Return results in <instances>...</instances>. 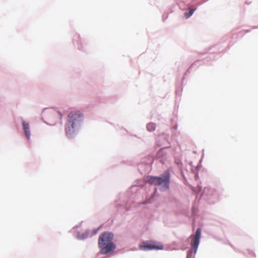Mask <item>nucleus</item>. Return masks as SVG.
Returning a JSON list of instances; mask_svg holds the SVG:
<instances>
[{
    "label": "nucleus",
    "mask_w": 258,
    "mask_h": 258,
    "mask_svg": "<svg viewBox=\"0 0 258 258\" xmlns=\"http://www.w3.org/2000/svg\"><path fill=\"white\" fill-rule=\"evenodd\" d=\"M113 235L111 232H105L101 234L98 239V246L101 248V253L107 254L115 248L112 240Z\"/></svg>",
    "instance_id": "1"
},
{
    "label": "nucleus",
    "mask_w": 258,
    "mask_h": 258,
    "mask_svg": "<svg viewBox=\"0 0 258 258\" xmlns=\"http://www.w3.org/2000/svg\"><path fill=\"white\" fill-rule=\"evenodd\" d=\"M145 180L151 184L162 185V190L168 189L170 182L169 171L166 170L161 177L148 176L146 177Z\"/></svg>",
    "instance_id": "2"
},
{
    "label": "nucleus",
    "mask_w": 258,
    "mask_h": 258,
    "mask_svg": "<svg viewBox=\"0 0 258 258\" xmlns=\"http://www.w3.org/2000/svg\"><path fill=\"white\" fill-rule=\"evenodd\" d=\"M83 119L84 116L82 113L79 110H75L70 112L67 121L80 127L83 122Z\"/></svg>",
    "instance_id": "3"
},
{
    "label": "nucleus",
    "mask_w": 258,
    "mask_h": 258,
    "mask_svg": "<svg viewBox=\"0 0 258 258\" xmlns=\"http://www.w3.org/2000/svg\"><path fill=\"white\" fill-rule=\"evenodd\" d=\"M141 248L144 250H152V249H163V245L161 244H158L156 242L150 241L143 242Z\"/></svg>",
    "instance_id": "4"
},
{
    "label": "nucleus",
    "mask_w": 258,
    "mask_h": 258,
    "mask_svg": "<svg viewBox=\"0 0 258 258\" xmlns=\"http://www.w3.org/2000/svg\"><path fill=\"white\" fill-rule=\"evenodd\" d=\"M43 115L48 121L51 119L58 118L60 119L62 118V115L58 111L54 109H50L43 112Z\"/></svg>",
    "instance_id": "5"
},
{
    "label": "nucleus",
    "mask_w": 258,
    "mask_h": 258,
    "mask_svg": "<svg viewBox=\"0 0 258 258\" xmlns=\"http://www.w3.org/2000/svg\"><path fill=\"white\" fill-rule=\"evenodd\" d=\"M79 127L71 124L67 121L65 124V133L67 137L69 138H72L74 137L76 131L78 129Z\"/></svg>",
    "instance_id": "6"
},
{
    "label": "nucleus",
    "mask_w": 258,
    "mask_h": 258,
    "mask_svg": "<svg viewBox=\"0 0 258 258\" xmlns=\"http://www.w3.org/2000/svg\"><path fill=\"white\" fill-rule=\"evenodd\" d=\"M201 228H199L197 229L196 234L194 236V238L191 241V245H192V247L194 248L195 253L197 252L199 242H200V238L201 236Z\"/></svg>",
    "instance_id": "7"
},
{
    "label": "nucleus",
    "mask_w": 258,
    "mask_h": 258,
    "mask_svg": "<svg viewBox=\"0 0 258 258\" xmlns=\"http://www.w3.org/2000/svg\"><path fill=\"white\" fill-rule=\"evenodd\" d=\"M23 126L26 138H27V139H29L30 137V131L29 129V123L25 121H23Z\"/></svg>",
    "instance_id": "8"
},
{
    "label": "nucleus",
    "mask_w": 258,
    "mask_h": 258,
    "mask_svg": "<svg viewBox=\"0 0 258 258\" xmlns=\"http://www.w3.org/2000/svg\"><path fill=\"white\" fill-rule=\"evenodd\" d=\"M156 125L154 123H149L147 125V128L149 132H153L155 130Z\"/></svg>",
    "instance_id": "9"
},
{
    "label": "nucleus",
    "mask_w": 258,
    "mask_h": 258,
    "mask_svg": "<svg viewBox=\"0 0 258 258\" xmlns=\"http://www.w3.org/2000/svg\"><path fill=\"white\" fill-rule=\"evenodd\" d=\"M195 10V9H190L189 13H185V15L186 16V17L188 18L190 16H191L193 14Z\"/></svg>",
    "instance_id": "10"
}]
</instances>
